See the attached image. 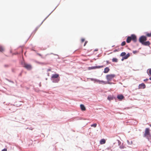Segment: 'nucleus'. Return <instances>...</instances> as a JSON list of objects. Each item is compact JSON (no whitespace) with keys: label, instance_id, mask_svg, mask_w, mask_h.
Returning <instances> with one entry per match:
<instances>
[{"label":"nucleus","instance_id":"1","mask_svg":"<svg viewBox=\"0 0 151 151\" xmlns=\"http://www.w3.org/2000/svg\"><path fill=\"white\" fill-rule=\"evenodd\" d=\"M150 131V130L149 128H146L145 129V133L144 134V137L147 138L148 139L151 138V134Z\"/></svg>","mask_w":151,"mask_h":151},{"label":"nucleus","instance_id":"2","mask_svg":"<svg viewBox=\"0 0 151 151\" xmlns=\"http://www.w3.org/2000/svg\"><path fill=\"white\" fill-rule=\"evenodd\" d=\"M115 75L114 74L107 75L106 76V78L107 80V84H110V82L115 77Z\"/></svg>","mask_w":151,"mask_h":151},{"label":"nucleus","instance_id":"3","mask_svg":"<svg viewBox=\"0 0 151 151\" xmlns=\"http://www.w3.org/2000/svg\"><path fill=\"white\" fill-rule=\"evenodd\" d=\"M21 64L23 67L25 68L28 70H30L32 68V66L31 65L26 63L24 62H22Z\"/></svg>","mask_w":151,"mask_h":151},{"label":"nucleus","instance_id":"4","mask_svg":"<svg viewBox=\"0 0 151 151\" xmlns=\"http://www.w3.org/2000/svg\"><path fill=\"white\" fill-rule=\"evenodd\" d=\"M147 37H146L144 36H141L139 38V42L142 44L144 41H146L147 40Z\"/></svg>","mask_w":151,"mask_h":151},{"label":"nucleus","instance_id":"5","mask_svg":"<svg viewBox=\"0 0 151 151\" xmlns=\"http://www.w3.org/2000/svg\"><path fill=\"white\" fill-rule=\"evenodd\" d=\"M103 66H93L91 67H89L88 68V69L90 70L93 69H95L96 68H99L103 67Z\"/></svg>","mask_w":151,"mask_h":151},{"label":"nucleus","instance_id":"6","mask_svg":"<svg viewBox=\"0 0 151 151\" xmlns=\"http://www.w3.org/2000/svg\"><path fill=\"white\" fill-rule=\"evenodd\" d=\"M131 40H132L134 42H136L137 41V37L134 35H131Z\"/></svg>","mask_w":151,"mask_h":151},{"label":"nucleus","instance_id":"7","mask_svg":"<svg viewBox=\"0 0 151 151\" xmlns=\"http://www.w3.org/2000/svg\"><path fill=\"white\" fill-rule=\"evenodd\" d=\"M145 87L146 86L145 84L144 83H142L139 85L138 87V89H144L145 88Z\"/></svg>","mask_w":151,"mask_h":151},{"label":"nucleus","instance_id":"8","mask_svg":"<svg viewBox=\"0 0 151 151\" xmlns=\"http://www.w3.org/2000/svg\"><path fill=\"white\" fill-rule=\"evenodd\" d=\"M96 81L99 83H103L104 84H107V83L106 81H100L99 80H97Z\"/></svg>","mask_w":151,"mask_h":151},{"label":"nucleus","instance_id":"9","mask_svg":"<svg viewBox=\"0 0 151 151\" xmlns=\"http://www.w3.org/2000/svg\"><path fill=\"white\" fill-rule=\"evenodd\" d=\"M117 98L119 99L122 100L124 98V96L122 94L119 95L117 96Z\"/></svg>","mask_w":151,"mask_h":151},{"label":"nucleus","instance_id":"10","mask_svg":"<svg viewBox=\"0 0 151 151\" xmlns=\"http://www.w3.org/2000/svg\"><path fill=\"white\" fill-rule=\"evenodd\" d=\"M59 77V75L58 74H55L52 75V80L53 79H55V78H58V77Z\"/></svg>","mask_w":151,"mask_h":151},{"label":"nucleus","instance_id":"11","mask_svg":"<svg viewBox=\"0 0 151 151\" xmlns=\"http://www.w3.org/2000/svg\"><path fill=\"white\" fill-rule=\"evenodd\" d=\"M80 107L81 110L82 111H84L86 110V107L84 106V105L83 104H81L80 105Z\"/></svg>","mask_w":151,"mask_h":151},{"label":"nucleus","instance_id":"12","mask_svg":"<svg viewBox=\"0 0 151 151\" xmlns=\"http://www.w3.org/2000/svg\"><path fill=\"white\" fill-rule=\"evenodd\" d=\"M150 42L149 41H147L146 42H144L142 44L143 45L145 46H148L150 45Z\"/></svg>","mask_w":151,"mask_h":151},{"label":"nucleus","instance_id":"13","mask_svg":"<svg viewBox=\"0 0 151 151\" xmlns=\"http://www.w3.org/2000/svg\"><path fill=\"white\" fill-rule=\"evenodd\" d=\"M109 70L110 69L108 67H106L104 69V73H107L109 71Z\"/></svg>","mask_w":151,"mask_h":151},{"label":"nucleus","instance_id":"14","mask_svg":"<svg viewBox=\"0 0 151 151\" xmlns=\"http://www.w3.org/2000/svg\"><path fill=\"white\" fill-rule=\"evenodd\" d=\"M106 142V140L104 139H102L100 142V143L101 145L104 144Z\"/></svg>","mask_w":151,"mask_h":151},{"label":"nucleus","instance_id":"15","mask_svg":"<svg viewBox=\"0 0 151 151\" xmlns=\"http://www.w3.org/2000/svg\"><path fill=\"white\" fill-rule=\"evenodd\" d=\"M130 56L129 53H128L126 55H125L123 58V59H122V60H123L124 59H127Z\"/></svg>","mask_w":151,"mask_h":151},{"label":"nucleus","instance_id":"16","mask_svg":"<svg viewBox=\"0 0 151 151\" xmlns=\"http://www.w3.org/2000/svg\"><path fill=\"white\" fill-rule=\"evenodd\" d=\"M131 40L130 36L128 37L127 39V42L128 43H130Z\"/></svg>","mask_w":151,"mask_h":151},{"label":"nucleus","instance_id":"17","mask_svg":"<svg viewBox=\"0 0 151 151\" xmlns=\"http://www.w3.org/2000/svg\"><path fill=\"white\" fill-rule=\"evenodd\" d=\"M54 83H58L60 80L59 78H55V79H52Z\"/></svg>","mask_w":151,"mask_h":151},{"label":"nucleus","instance_id":"18","mask_svg":"<svg viewBox=\"0 0 151 151\" xmlns=\"http://www.w3.org/2000/svg\"><path fill=\"white\" fill-rule=\"evenodd\" d=\"M113 62H118V59L116 58H114L112 59Z\"/></svg>","mask_w":151,"mask_h":151},{"label":"nucleus","instance_id":"19","mask_svg":"<svg viewBox=\"0 0 151 151\" xmlns=\"http://www.w3.org/2000/svg\"><path fill=\"white\" fill-rule=\"evenodd\" d=\"M4 51V49L3 47L0 45V51L1 52H3Z\"/></svg>","mask_w":151,"mask_h":151},{"label":"nucleus","instance_id":"20","mask_svg":"<svg viewBox=\"0 0 151 151\" xmlns=\"http://www.w3.org/2000/svg\"><path fill=\"white\" fill-rule=\"evenodd\" d=\"M107 99H108V100L109 101L112 100L113 99V97H112L111 96H108Z\"/></svg>","mask_w":151,"mask_h":151},{"label":"nucleus","instance_id":"21","mask_svg":"<svg viewBox=\"0 0 151 151\" xmlns=\"http://www.w3.org/2000/svg\"><path fill=\"white\" fill-rule=\"evenodd\" d=\"M126 54V53L125 52H122L121 54L120 55L121 56H124Z\"/></svg>","mask_w":151,"mask_h":151},{"label":"nucleus","instance_id":"22","mask_svg":"<svg viewBox=\"0 0 151 151\" xmlns=\"http://www.w3.org/2000/svg\"><path fill=\"white\" fill-rule=\"evenodd\" d=\"M148 71V74L151 75V68L149 69Z\"/></svg>","mask_w":151,"mask_h":151},{"label":"nucleus","instance_id":"23","mask_svg":"<svg viewBox=\"0 0 151 151\" xmlns=\"http://www.w3.org/2000/svg\"><path fill=\"white\" fill-rule=\"evenodd\" d=\"M97 124L96 123L94 124L91 125V127H96Z\"/></svg>","mask_w":151,"mask_h":151},{"label":"nucleus","instance_id":"24","mask_svg":"<svg viewBox=\"0 0 151 151\" xmlns=\"http://www.w3.org/2000/svg\"><path fill=\"white\" fill-rule=\"evenodd\" d=\"M147 36L148 37H150L151 36V32L150 33H147L146 34Z\"/></svg>","mask_w":151,"mask_h":151},{"label":"nucleus","instance_id":"25","mask_svg":"<svg viewBox=\"0 0 151 151\" xmlns=\"http://www.w3.org/2000/svg\"><path fill=\"white\" fill-rule=\"evenodd\" d=\"M125 44H126V42H125V41H123L121 43V45H122V46H124V45H125Z\"/></svg>","mask_w":151,"mask_h":151},{"label":"nucleus","instance_id":"26","mask_svg":"<svg viewBox=\"0 0 151 151\" xmlns=\"http://www.w3.org/2000/svg\"><path fill=\"white\" fill-rule=\"evenodd\" d=\"M85 41V39L83 38H82L81 39V42H83Z\"/></svg>","mask_w":151,"mask_h":151},{"label":"nucleus","instance_id":"27","mask_svg":"<svg viewBox=\"0 0 151 151\" xmlns=\"http://www.w3.org/2000/svg\"><path fill=\"white\" fill-rule=\"evenodd\" d=\"M148 79L146 78L145 79H144V81H148Z\"/></svg>","mask_w":151,"mask_h":151},{"label":"nucleus","instance_id":"28","mask_svg":"<svg viewBox=\"0 0 151 151\" xmlns=\"http://www.w3.org/2000/svg\"><path fill=\"white\" fill-rule=\"evenodd\" d=\"M1 151H7V150L6 149H4L3 150H2Z\"/></svg>","mask_w":151,"mask_h":151},{"label":"nucleus","instance_id":"29","mask_svg":"<svg viewBox=\"0 0 151 151\" xmlns=\"http://www.w3.org/2000/svg\"><path fill=\"white\" fill-rule=\"evenodd\" d=\"M87 41H86L84 44V46H85L86 45V44H87Z\"/></svg>","mask_w":151,"mask_h":151},{"label":"nucleus","instance_id":"30","mask_svg":"<svg viewBox=\"0 0 151 151\" xmlns=\"http://www.w3.org/2000/svg\"><path fill=\"white\" fill-rule=\"evenodd\" d=\"M136 52V51H133V52L134 53H135Z\"/></svg>","mask_w":151,"mask_h":151},{"label":"nucleus","instance_id":"31","mask_svg":"<svg viewBox=\"0 0 151 151\" xmlns=\"http://www.w3.org/2000/svg\"><path fill=\"white\" fill-rule=\"evenodd\" d=\"M38 55H39L40 56H41V54H38Z\"/></svg>","mask_w":151,"mask_h":151},{"label":"nucleus","instance_id":"32","mask_svg":"<svg viewBox=\"0 0 151 151\" xmlns=\"http://www.w3.org/2000/svg\"><path fill=\"white\" fill-rule=\"evenodd\" d=\"M149 79H150V80H151V77L150 78H149Z\"/></svg>","mask_w":151,"mask_h":151},{"label":"nucleus","instance_id":"33","mask_svg":"<svg viewBox=\"0 0 151 151\" xmlns=\"http://www.w3.org/2000/svg\"><path fill=\"white\" fill-rule=\"evenodd\" d=\"M96 50V51H97V50Z\"/></svg>","mask_w":151,"mask_h":151},{"label":"nucleus","instance_id":"34","mask_svg":"<svg viewBox=\"0 0 151 151\" xmlns=\"http://www.w3.org/2000/svg\"><path fill=\"white\" fill-rule=\"evenodd\" d=\"M96 50V51H97V50Z\"/></svg>","mask_w":151,"mask_h":151},{"label":"nucleus","instance_id":"35","mask_svg":"<svg viewBox=\"0 0 151 151\" xmlns=\"http://www.w3.org/2000/svg\"><path fill=\"white\" fill-rule=\"evenodd\" d=\"M49 70V71H50V70Z\"/></svg>","mask_w":151,"mask_h":151}]
</instances>
